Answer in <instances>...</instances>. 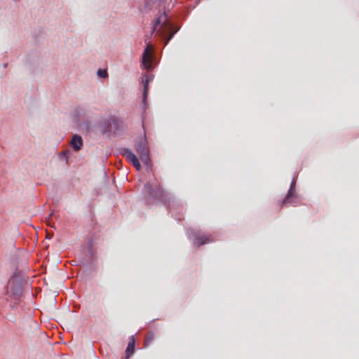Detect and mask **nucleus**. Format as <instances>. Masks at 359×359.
Returning a JSON list of instances; mask_svg holds the SVG:
<instances>
[{"label": "nucleus", "instance_id": "f257e3e1", "mask_svg": "<svg viewBox=\"0 0 359 359\" xmlns=\"http://www.w3.org/2000/svg\"><path fill=\"white\" fill-rule=\"evenodd\" d=\"M140 157L146 167V172L148 174L151 173L153 176V180H149L144 184L142 189V194L146 203L148 205L163 203L167 207L168 212L172 214V216L174 217L175 219L180 221L181 218L177 217V215H174L173 210L175 206L180 207V210H182L183 207L181 205L180 201H175L174 196L165 192L158 182L155 175L152 173V163L150 158V153L144 154L140 156Z\"/></svg>", "mask_w": 359, "mask_h": 359}, {"label": "nucleus", "instance_id": "f03ea898", "mask_svg": "<svg viewBox=\"0 0 359 359\" xmlns=\"http://www.w3.org/2000/svg\"><path fill=\"white\" fill-rule=\"evenodd\" d=\"M180 28V25L170 19L165 12H163L154 21L151 27V35L156 32V34L159 35L165 47Z\"/></svg>", "mask_w": 359, "mask_h": 359}, {"label": "nucleus", "instance_id": "7ed1b4c3", "mask_svg": "<svg viewBox=\"0 0 359 359\" xmlns=\"http://www.w3.org/2000/svg\"><path fill=\"white\" fill-rule=\"evenodd\" d=\"M25 279L20 272H15L10 278L6 285V292L13 301H20Z\"/></svg>", "mask_w": 359, "mask_h": 359}, {"label": "nucleus", "instance_id": "20e7f679", "mask_svg": "<svg viewBox=\"0 0 359 359\" xmlns=\"http://www.w3.org/2000/svg\"><path fill=\"white\" fill-rule=\"evenodd\" d=\"M100 129L104 134H116L122 130L123 121L116 116H110L101 123Z\"/></svg>", "mask_w": 359, "mask_h": 359}, {"label": "nucleus", "instance_id": "39448f33", "mask_svg": "<svg viewBox=\"0 0 359 359\" xmlns=\"http://www.w3.org/2000/svg\"><path fill=\"white\" fill-rule=\"evenodd\" d=\"M156 66L155 55L150 42L147 43L142 54L141 67L147 72L153 70Z\"/></svg>", "mask_w": 359, "mask_h": 359}, {"label": "nucleus", "instance_id": "423d86ee", "mask_svg": "<svg viewBox=\"0 0 359 359\" xmlns=\"http://www.w3.org/2000/svg\"><path fill=\"white\" fill-rule=\"evenodd\" d=\"M154 78L153 75H146L142 80L143 83V91H142V127L144 128V114L149 107V103L147 102V97L149 94V84L152 81Z\"/></svg>", "mask_w": 359, "mask_h": 359}, {"label": "nucleus", "instance_id": "0eeeda50", "mask_svg": "<svg viewBox=\"0 0 359 359\" xmlns=\"http://www.w3.org/2000/svg\"><path fill=\"white\" fill-rule=\"evenodd\" d=\"M187 234L189 239H191V236L194 237V244L196 247H200L203 245H205L212 241L209 236L205 235L201 236L200 233L195 231L194 229H188L187 231Z\"/></svg>", "mask_w": 359, "mask_h": 359}, {"label": "nucleus", "instance_id": "6e6552de", "mask_svg": "<svg viewBox=\"0 0 359 359\" xmlns=\"http://www.w3.org/2000/svg\"><path fill=\"white\" fill-rule=\"evenodd\" d=\"M119 153L125 156L126 159L137 170L142 168L141 163L137 156L129 148L123 147L119 150Z\"/></svg>", "mask_w": 359, "mask_h": 359}, {"label": "nucleus", "instance_id": "1a4fd4ad", "mask_svg": "<svg viewBox=\"0 0 359 359\" xmlns=\"http://www.w3.org/2000/svg\"><path fill=\"white\" fill-rule=\"evenodd\" d=\"M135 149L137 154L141 156L144 154H149L150 150L147 139L145 133L143 136H140L138 140L135 142Z\"/></svg>", "mask_w": 359, "mask_h": 359}, {"label": "nucleus", "instance_id": "9d476101", "mask_svg": "<svg viewBox=\"0 0 359 359\" xmlns=\"http://www.w3.org/2000/svg\"><path fill=\"white\" fill-rule=\"evenodd\" d=\"M86 259L84 261L85 262L83 264L88 266L93 271L95 270V253L93 249L92 245H88L86 253Z\"/></svg>", "mask_w": 359, "mask_h": 359}, {"label": "nucleus", "instance_id": "9b49d317", "mask_svg": "<svg viewBox=\"0 0 359 359\" xmlns=\"http://www.w3.org/2000/svg\"><path fill=\"white\" fill-rule=\"evenodd\" d=\"M70 145L74 151H79L83 146V139L81 136L77 134H74L72 137Z\"/></svg>", "mask_w": 359, "mask_h": 359}, {"label": "nucleus", "instance_id": "f8f14e48", "mask_svg": "<svg viewBox=\"0 0 359 359\" xmlns=\"http://www.w3.org/2000/svg\"><path fill=\"white\" fill-rule=\"evenodd\" d=\"M299 197L295 194L292 193L291 198H290L287 201H286V196L281 203V207L286 206L287 205H291L292 206H297L300 204Z\"/></svg>", "mask_w": 359, "mask_h": 359}, {"label": "nucleus", "instance_id": "ddd939ff", "mask_svg": "<svg viewBox=\"0 0 359 359\" xmlns=\"http://www.w3.org/2000/svg\"><path fill=\"white\" fill-rule=\"evenodd\" d=\"M135 339L133 335L130 337V341L126 349V357L128 359L135 352Z\"/></svg>", "mask_w": 359, "mask_h": 359}, {"label": "nucleus", "instance_id": "4468645a", "mask_svg": "<svg viewBox=\"0 0 359 359\" xmlns=\"http://www.w3.org/2000/svg\"><path fill=\"white\" fill-rule=\"evenodd\" d=\"M165 0H144V6L147 10H151L152 8H160Z\"/></svg>", "mask_w": 359, "mask_h": 359}, {"label": "nucleus", "instance_id": "2eb2a0df", "mask_svg": "<svg viewBox=\"0 0 359 359\" xmlns=\"http://www.w3.org/2000/svg\"><path fill=\"white\" fill-rule=\"evenodd\" d=\"M295 189H296V179L293 178V180H292V182L290 183L289 190L286 194V201H287L290 198H291L292 193H295Z\"/></svg>", "mask_w": 359, "mask_h": 359}, {"label": "nucleus", "instance_id": "dca6fc26", "mask_svg": "<svg viewBox=\"0 0 359 359\" xmlns=\"http://www.w3.org/2000/svg\"><path fill=\"white\" fill-rule=\"evenodd\" d=\"M97 74L99 77L106 79L108 76V73L106 69H99L97 72Z\"/></svg>", "mask_w": 359, "mask_h": 359}, {"label": "nucleus", "instance_id": "f3484780", "mask_svg": "<svg viewBox=\"0 0 359 359\" xmlns=\"http://www.w3.org/2000/svg\"><path fill=\"white\" fill-rule=\"evenodd\" d=\"M68 153L67 151H64L60 153L59 158L61 161H65V162L67 163L68 162Z\"/></svg>", "mask_w": 359, "mask_h": 359}, {"label": "nucleus", "instance_id": "a211bd4d", "mask_svg": "<svg viewBox=\"0 0 359 359\" xmlns=\"http://www.w3.org/2000/svg\"><path fill=\"white\" fill-rule=\"evenodd\" d=\"M19 302H20V301H13V303L11 304V308L13 310H17Z\"/></svg>", "mask_w": 359, "mask_h": 359}, {"label": "nucleus", "instance_id": "6ab92c4d", "mask_svg": "<svg viewBox=\"0 0 359 359\" xmlns=\"http://www.w3.org/2000/svg\"><path fill=\"white\" fill-rule=\"evenodd\" d=\"M7 65H8V64H7V63H4V64H3V66H4V68H6V67H7Z\"/></svg>", "mask_w": 359, "mask_h": 359}, {"label": "nucleus", "instance_id": "aec40b11", "mask_svg": "<svg viewBox=\"0 0 359 359\" xmlns=\"http://www.w3.org/2000/svg\"><path fill=\"white\" fill-rule=\"evenodd\" d=\"M89 126H88V123H86V128H88Z\"/></svg>", "mask_w": 359, "mask_h": 359}]
</instances>
